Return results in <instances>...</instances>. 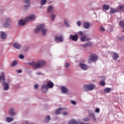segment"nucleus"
Listing matches in <instances>:
<instances>
[{"instance_id": "f257e3e1", "label": "nucleus", "mask_w": 124, "mask_h": 124, "mask_svg": "<svg viewBox=\"0 0 124 124\" xmlns=\"http://www.w3.org/2000/svg\"><path fill=\"white\" fill-rule=\"evenodd\" d=\"M28 64L33 67L34 69H39V68H42L46 64V62L43 60H38L36 62H29Z\"/></svg>"}, {"instance_id": "f03ea898", "label": "nucleus", "mask_w": 124, "mask_h": 124, "mask_svg": "<svg viewBox=\"0 0 124 124\" xmlns=\"http://www.w3.org/2000/svg\"><path fill=\"white\" fill-rule=\"evenodd\" d=\"M35 19V15H31L28 17H27L24 20L23 19L20 20L18 22L19 26H24L26 25V23H28V22H30V21H32V20H34Z\"/></svg>"}, {"instance_id": "7ed1b4c3", "label": "nucleus", "mask_w": 124, "mask_h": 124, "mask_svg": "<svg viewBox=\"0 0 124 124\" xmlns=\"http://www.w3.org/2000/svg\"><path fill=\"white\" fill-rule=\"evenodd\" d=\"M45 25L44 24H41L39 26H37L34 30V32L37 33L39 31H42V33L43 35H46V32H47V29H45Z\"/></svg>"}, {"instance_id": "20e7f679", "label": "nucleus", "mask_w": 124, "mask_h": 124, "mask_svg": "<svg viewBox=\"0 0 124 124\" xmlns=\"http://www.w3.org/2000/svg\"><path fill=\"white\" fill-rule=\"evenodd\" d=\"M0 80L2 81L1 84L4 86V90L7 91L9 89V84L5 83V78L4 77V73H2L0 76Z\"/></svg>"}, {"instance_id": "39448f33", "label": "nucleus", "mask_w": 124, "mask_h": 124, "mask_svg": "<svg viewBox=\"0 0 124 124\" xmlns=\"http://www.w3.org/2000/svg\"><path fill=\"white\" fill-rule=\"evenodd\" d=\"M95 85L93 83H90L88 84H85L83 86V90L85 92H89L94 90Z\"/></svg>"}, {"instance_id": "423d86ee", "label": "nucleus", "mask_w": 124, "mask_h": 124, "mask_svg": "<svg viewBox=\"0 0 124 124\" xmlns=\"http://www.w3.org/2000/svg\"><path fill=\"white\" fill-rule=\"evenodd\" d=\"M98 59L97 55L95 54H90V57L88 61L89 63H91L92 62H96Z\"/></svg>"}, {"instance_id": "0eeeda50", "label": "nucleus", "mask_w": 124, "mask_h": 124, "mask_svg": "<svg viewBox=\"0 0 124 124\" xmlns=\"http://www.w3.org/2000/svg\"><path fill=\"white\" fill-rule=\"evenodd\" d=\"M5 21L6 23L4 24V28H10L11 27V19L9 17H7Z\"/></svg>"}, {"instance_id": "6e6552de", "label": "nucleus", "mask_w": 124, "mask_h": 124, "mask_svg": "<svg viewBox=\"0 0 124 124\" xmlns=\"http://www.w3.org/2000/svg\"><path fill=\"white\" fill-rule=\"evenodd\" d=\"M70 39L73 41H77L78 40V35H70Z\"/></svg>"}, {"instance_id": "1a4fd4ad", "label": "nucleus", "mask_w": 124, "mask_h": 124, "mask_svg": "<svg viewBox=\"0 0 124 124\" xmlns=\"http://www.w3.org/2000/svg\"><path fill=\"white\" fill-rule=\"evenodd\" d=\"M79 66H80L81 69L82 70H87L88 68H90L88 65H87L86 64L84 63H80L79 64Z\"/></svg>"}, {"instance_id": "9d476101", "label": "nucleus", "mask_w": 124, "mask_h": 124, "mask_svg": "<svg viewBox=\"0 0 124 124\" xmlns=\"http://www.w3.org/2000/svg\"><path fill=\"white\" fill-rule=\"evenodd\" d=\"M101 78L102 79V80H101L100 82V86H102V87H104L106 85L105 83V79H106V78L104 76L101 77Z\"/></svg>"}, {"instance_id": "9b49d317", "label": "nucleus", "mask_w": 124, "mask_h": 124, "mask_svg": "<svg viewBox=\"0 0 124 124\" xmlns=\"http://www.w3.org/2000/svg\"><path fill=\"white\" fill-rule=\"evenodd\" d=\"M47 12H51V13H54L55 10H54V7L52 6H49L47 8Z\"/></svg>"}, {"instance_id": "f8f14e48", "label": "nucleus", "mask_w": 124, "mask_h": 124, "mask_svg": "<svg viewBox=\"0 0 124 124\" xmlns=\"http://www.w3.org/2000/svg\"><path fill=\"white\" fill-rule=\"evenodd\" d=\"M80 40L81 41H82V42H84V41H89V40H91V38H88L86 36H82V37H80Z\"/></svg>"}, {"instance_id": "ddd939ff", "label": "nucleus", "mask_w": 124, "mask_h": 124, "mask_svg": "<svg viewBox=\"0 0 124 124\" xmlns=\"http://www.w3.org/2000/svg\"><path fill=\"white\" fill-rule=\"evenodd\" d=\"M9 114L10 116H15V115H16V112H15L14 108H11L9 110Z\"/></svg>"}, {"instance_id": "4468645a", "label": "nucleus", "mask_w": 124, "mask_h": 124, "mask_svg": "<svg viewBox=\"0 0 124 124\" xmlns=\"http://www.w3.org/2000/svg\"><path fill=\"white\" fill-rule=\"evenodd\" d=\"M90 27H91V24L89 22H84L83 23V28L85 29V30H89L90 29Z\"/></svg>"}, {"instance_id": "2eb2a0df", "label": "nucleus", "mask_w": 124, "mask_h": 124, "mask_svg": "<svg viewBox=\"0 0 124 124\" xmlns=\"http://www.w3.org/2000/svg\"><path fill=\"white\" fill-rule=\"evenodd\" d=\"M55 40L57 42L58 41H59V42H62V41H63V38H62V36H60L59 37L56 36L55 38Z\"/></svg>"}, {"instance_id": "dca6fc26", "label": "nucleus", "mask_w": 124, "mask_h": 124, "mask_svg": "<svg viewBox=\"0 0 124 124\" xmlns=\"http://www.w3.org/2000/svg\"><path fill=\"white\" fill-rule=\"evenodd\" d=\"M24 2H25V3H28V4L24 6L25 9H28L31 5V4H30V0H24Z\"/></svg>"}, {"instance_id": "f3484780", "label": "nucleus", "mask_w": 124, "mask_h": 124, "mask_svg": "<svg viewBox=\"0 0 124 124\" xmlns=\"http://www.w3.org/2000/svg\"><path fill=\"white\" fill-rule=\"evenodd\" d=\"M54 87V83L52 81L48 82L46 84V88H48V89H52Z\"/></svg>"}, {"instance_id": "a211bd4d", "label": "nucleus", "mask_w": 124, "mask_h": 124, "mask_svg": "<svg viewBox=\"0 0 124 124\" xmlns=\"http://www.w3.org/2000/svg\"><path fill=\"white\" fill-rule=\"evenodd\" d=\"M112 58L114 61H117L119 58V54L116 52H113Z\"/></svg>"}, {"instance_id": "6ab92c4d", "label": "nucleus", "mask_w": 124, "mask_h": 124, "mask_svg": "<svg viewBox=\"0 0 124 124\" xmlns=\"http://www.w3.org/2000/svg\"><path fill=\"white\" fill-rule=\"evenodd\" d=\"M61 92L62 93H67V92H68V90L66 87H62L61 88Z\"/></svg>"}, {"instance_id": "aec40b11", "label": "nucleus", "mask_w": 124, "mask_h": 124, "mask_svg": "<svg viewBox=\"0 0 124 124\" xmlns=\"http://www.w3.org/2000/svg\"><path fill=\"white\" fill-rule=\"evenodd\" d=\"M13 45L16 49H21V45L17 43H13Z\"/></svg>"}, {"instance_id": "412c9836", "label": "nucleus", "mask_w": 124, "mask_h": 124, "mask_svg": "<svg viewBox=\"0 0 124 124\" xmlns=\"http://www.w3.org/2000/svg\"><path fill=\"white\" fill-rule=\"evenodd\" d=\"M62 110H63V108H58L55 111L56 115H60V114H61V112H62Z\"/></svg>"}, {"instance_id": "4be33fe9", "label": "nucleus", "mask_w": 124, "mask_h": 124, "mask_svg": "<svg viewBox=\"0 0 124 124\" xmlns=\"http://www.w3.org/2000/svg\"><path fill=\"white\" fill-rule=\"evenodd\" d=\"M67 124H77V122L75 119H71L68 122Z\"/></svg>"}, {"instance_id": "5701e85b", "label": "nucleus", "mask_w": 124, "mask_h": 124, "mask_svg": "<svg viewBox=\"0 0 124 124\" xmlns=\"http://www.w3.org/2000/svg\"><path fill=\"white\" fill-rule=\"evenodd\" d=\"M51 120V118L49 115L46 116L45 118V123H48Z\"/></svg>"}, {"instance_id": "b1692460", "label": "nucleus", "mask_w": 124, "mask_h": 124, "mask_svg": "<svg viewBox=\"0 0 124 124\" xmlns=\"http://www.w3.org/2000/svg\"><path fill=\"white\" fill-rule=\"evenodd\" d=\"M1 39H5V38H6V34H5L4 32L2 31L1 32Z\"/></svg>"}, {"instance_id": "393cba45", "label": "nucleus", "mask_w": 124, "mask_h": 124, "mask_svg": "<svg viewBox=\"0 0 124 124\" xmlns=\"http://www.w3.org/2000/svg\"><path fill=\"white\" fill-rule=\"evenodd\" d=\"M13 118L11 117H7L6 119V121L7 123H11V122H13Z\"/></svg>"}, {"instance_id": "a878e982", "label": "nucleus", "mask_w": 124, "mask_h": 124, "mask_svg": "<svg viewBox=\"0 0 124 124\" xmlns=\"http://www.w3.org/2000/svg\"><path fill=\"white\" fill-rule=\"evenodd\" d=\"M103 9H105V10H108L109 8H110V6L107 4H105L103 6Z\"/></svg>"}, {"instance_id": "bb28decb", "label": "nucleus", "mask_w": 124, "mask_h": 124, "mask_svg": "<svg viewBox=\"0 0 124 124\" xmlns=\"http://www.w3.org/2000/svg\"><path fill=\"white\" fill-rule=\"evenodd\" d=\"M110 91H111V88H107L105 89L104 90L105 93H110Z\"/></svg>"}, {"instance_id": "cd10ccee", "label": "nucleus", "mask_w": 124, "mask_h": 124, "mask_svg": "<svg viewBox=\"0 0 124 124\" xmlns=\"http://www.w3.org/2000/svg\"><path fill=\"white\" fill-rule=\"evenodd\" d=\"M117 10L115 9H113L112 8H110V13L111 14H114V13H116V12H117Z\"/></svg>"}, {"instance_id": "c85d7f7f", "label": "nucleus", "mask_w": 124, "mask_h": 124, "mask_svg": "<svg viewBox=\"0 0 124 124\" xmlns=\"http://www.w3.org/2000/svg\"><path fill=\"white\" fill-rule=\"evenodd\" d=\"M119 26L122 28H124V22L123 20H121L119 22Z\"/></svg>"}, {"instance_id": "c756f323", "label": "nucleus", "mask_w": 124, "mask_h": 124, "mask_svg": "<svg viewBox=\"0 0 124 124\" xmlns=\"http://www.w3.org/2000/svg\"><path fill=\"white\" fill-rule=\"evenodd\" d=\"M46 2H47V1L46 0H42L41 1V5H44V4H45Z\"/></svg>"}, {"instance_id": "7c9ffc66", "label": "nucleus", "mask_w": 124, "mask_h": 124, "mask_svg": "<svg viewBox=\"0 0 124 124\" xmlns=\"http://www.w3.org/2000/svg\"><path fill=\"white\" fill-rule=\"evenodd\" d=\"M50 17H51V19L52 20V21H54V20H55V18H56V15H51Z\"/></svg>"}, {"instance_id": "2f4dec72", "label": "nucleus", "mask_w": 124, "mask_h": 124, "mask_svg": "<svg viewBox=\"0 0 124 124\" xmlns=\"http://www.w3.org/2000/svg\"><path fill=\"white\" fill-rule=\"evenodd\" d=\"M124 5H120L118 7V10H123V9H124Z\"/></svg>"}, {"instance_id": "473e14b6", "label": "nucleus", "mask_w": 124, "mask_h": 124, "mask_svg": "<svg viewBox=\"0 0 124 124\" xmlns=\"http://www.w3.org/2000/svg\"><path fill=\"white\" fill-rule=\"evenodd\" d=\"M83 121L84 122H89V121H90V118H89L88 117H85L83 119Z\"/></svg>"}, {"instance_id": "72a5a7b5", "label": "nucleus", "mask_w": 124, "mask_h": 124, "mask_svg": "<svg viewBox=\"0 0 124 124\" xmlns=\"http://www.w3.org/2000/svg\"><path fill=\"white\" fill-rule=\"evenodd\" d=\"M84 33H85V32H83L81 31L78 32V34H79V35H81V36H82V35H86V34Z\"/></svg>"}, {"instance_id": "f704fd0d", "label": "nucleus", "mask_w": 124, "mask_h": 124, "mask_svg": "<svg viewBox=\"0 0 124 124\" xmlns=\"http://www.w3.org/2000/svg\"><path fill=\"white\" fill-rule=\"evenodd\" d=\"M17 64V61H14L12 63V66H15Z\"/></svg>"}, {"instance_id": "c9c22d12", "label": "nucleus", "mask_w": 124, "mask_h": 124, "mask_svg": "<svg viewBox=\"0 0 124 124\" xmlns=\"http://www.w3.org/2000/svg\"><path fill=\"white\" fill-rule=\"evenodd\" d=\"M64 24L66 27H69V25H68V22H67V20H66V19L64 20Z\"/></svg>"}, {"instance_id": "e433bc0d", "label": "nucleus", "mask_w": 124, "mask_h": 124, "mask_svg": "<svg viewBox=\"0 0 124 124\" xmlns=\"http://www.w3.org/2000/svg\"><path fill=\"white\" fill-rule=\"evenodd\" d=\"M65 65L66 68H67V67H69L70 66V64L68 62L65 63Z\"/></svg>"}, {"instance_id": "4c0bfd02", "label": "nucleus", "mask_w": 124, "mask_h": 124, "mask_svg": "<svg viewBox=\"0 0 124 124\" xmlns=\"http://www.w3.org/2000/svg\"><path fill=\"white\" fill-rule=\"evenodd\" d=\"M86 43L87 44V46H89V47H92V46H93V44H92L91 42H88Z\"/></svg>"}, {"instance_id": "58836bf2", "label": "nucleus", "mask_w": 124, "mask_h": 124, "mask_svg": "<svg viewBox=\"0 0 124 124\" xmlns=\"http://www.w3.org/2000/svg\"><path fill=\"white\" fill-rule=\"evenodd\" d=\"M89 116H90L91 117H92V118H94V117H95L94 114L92 112L89 113Z\"/></svg>"}, {"instance_id": "ea45409f", "label": "nucleus", "mask_w": 124, "mask_h": 124, "mask_svg": "<svg viewBox=\"0 0 124 124\" xmlns=\"http://www.w3.org/2000/svg\"><path fill=\"white\" fill-rule=\"evenodd\" d=\"M95 113H99V112H100V109H99V108H96L95 109Z\"/></svg>"}, {"instance_id": "a19ab883", "label": "nucleus", "mask_w": 124, "mask_h": 124, "mask_svg": "<svg viewBox=\"0 0 124 124\" xmlns=\"http://www.w3.org/2000/svg\"><path fill=\"white\" fill-rule=\"evenodd\" d=\"M100 30L101 31H105V29H104L103 28V27H102V26L100 27Z\"/></svg>"}, {"instance_id": "79ce46f5", "label": "nucleus", "mask_w": 124, "mask_h": 124, "mask_svg": "<svg viewBox=\"0 0 124 124\" xmlns=\"http://www.w3.org/2000/svg\"><path fill=\"white\" fill-rule=\"evenodd\" d=\"M71 104H72L73 105H76V102H75V101L72 100L71 101Z\"/></svg>"}, {"instance_id": "37998d69", "label": "nucleus", "mask_w": 124, "mask_h": 124, "mask_svg": "<svg viewBox=\"0 0 124 124\" xmlns=\"http://www.w3.org/2000/svg\"><path fill=\"white\" fill-rule=\"evenodd\" d=\"M24 57H25L24 56V55H22V54H20V55H19V59H24Z\"/></svg>"}, {"instance_id": "c03bdc74", "label": "nucleus", "mask_w": 124, "mask_h": 124, "mask_svg": "<svg viewBox=\"0 0 124 124\" xmlns=\"http://www.w3.org/2000/svg\"><path fill=\"white\" fill-rule=\"evenodd\" d=\"M34 88L35 89V90H37V89H38V85L36 84L34 85Z\"/></svg>"}, {"instance_id": "a18cd8bd", "label": "nucleus", "mask_w": 124, "mask_h": 124, "mask_svg": "<svg viewBox=\"0 0 124 124\" xmlns=\"http://www.w3.org/2000/svg\"><path fill=\"white\" fill-rule=\"evenodd\" d=\"M87 46L88 44H87V43L83 45V47H84V48H87Z\"/></svg>"}, {"instance_id": "49530a36", "label": "nucleus", "mask_w": 124, "mask_h": 124, "mask_svg": "<svg viewBox=\"0 0 124 124\" xmlns=\"http://www.w3.org/2000/svg\"><path fill=\"white\" fill-rule=\"evenodd\" d=\"M120 40L121 41H124V36H122L120 38Z\"/></svg>"}, {"instance_id": "de8ad7c7", "label": "nucleus", "mask_w": 124, "mask_h": 124, "mask_svg": "<svg viewBox=\"0 0 124 124\" xmlns=\"http://www.w3.org/2000/svg\"><path fill=\"white\" fill-rule=\"evenodd\" d=\"M45 88H47V85H43L42 86V89H45Z\"/></svg>"}, {"instance_id": "09e8293b", "label": "nucleus", "mask_w": 124, "mask_h": 124, "mask_svg": "<svg viewBox=\"0 0 124 124\" xmlns=\"http://www.w3.org/2000/svg\"><path fill=\"white\" fill-rule=\"evenodd\" d=\"M62 114H63V115L64 116H67L68 113H67V112H64L62 113Z\"/></svg>"}, {"instance_id": "8fccbe9b", "label": "nucleus", "mask_w": 124, "mask_h": 124, "mask_svg": "<svg viewBox=\"0 0 124 124\" xmlns=\"http://www.w3.org/2000/svg\"><path fill=\"white\" fill-rule=\"evenodd\" d=\"M78 124H90L89 123H84L83 122H80L78 121Z\"/></svg>"}, {"instance_id": "3c124183", "label": "nucleus", "mask_w": 124, "mask_h": 124, "mask_svg": "<svg viewBox=\"0 0 124 124\" xmlns=\"http://www.w3.org/2000/svg\"><path fill=\"white\" fill-rule=\"evenodd\" d=\"M93 118V122H96V118H95V116L94 117H92Z\"/></svg>"}, {"instance_id": "603ef678", "label": "nucleus", "mask_w": 124, "mask_h": 124, "mask_svg": "<svg viewBox=\"0 0 124 124\" xmlns=\"http://www.w3.org/2000/svg\"><path fill=\"white\" fill-rule=\"evenodd\" d=\"M80 26H81V22L80 21H78V26L80 27Z\"/></svg>"}, {"instance_id": "864d4df0", "label": "nucleus", "mask_w": 124, "mask_h": 124, "mask_svg": "<svg viewBox=\"0 0 124 124\" xmlns=\"http://www.w3.org/2000/svg\"><path fill=\"white\" fill-rule=\"evenodd\" d=\"M17 73H22V70H18L17 71Z\"/></svg>"}, {"instance_id": "5fc2aeb1", "label": "nucleus", "mask_w": 124, "mask_h": 124, "mask_svg": "<svg viewBox=\"0 0 124 124\" xmlns=\"http://www.w3.org/2000/svg\"><path fill=\"white\" fill-rule=\"evenodd\" d=\"M25 124H32V123H31V124H29V122H28V121H26V122H25Z\"/></svg>"}, {"instance_id": "6e6d98bb", "label": "nucleus", "mask_w": 124, "mask_h": 124, "mask_svg": "<svg viewBox=\"0 0 124 124\" xmlns=\"http://www.w3.org/2000/svg\"><path fill=\"white\" fill-rule=\"evenodd\" d=\"M36 74H37V75H41V73H40L39 72L36 73Z\"/></svg>"}, {"instance_id": "4d7b16f0", "label": "nucleus", "mask_w": 124, "mask_h": 124, "mask_svg": "<svg viewBox=\"0 0 124 124\" xmlns=\"http://www.w3.org/2000/svg\"><path fill=\"white\" fill-rule=\"evenodd\" d=\"M77 25H78V22H77Z\"/></svg>"}]
</instances>
